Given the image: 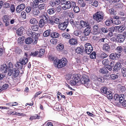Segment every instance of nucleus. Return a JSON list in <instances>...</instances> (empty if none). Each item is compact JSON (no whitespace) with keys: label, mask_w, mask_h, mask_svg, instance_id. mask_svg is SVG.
Listing matches in <instances>:
<instances>
[{"label":"nucleus","mask_w":126,"mask_h":126,"mask_svg":"<svg viewBox=\"0 0 126 126\" xmlns=\"http://www.w3.org/2000/svg\"><path fill=\"white\" fill-rule=\"evenodd\" d=\"M26 13L25 12H22L21 14V17L22 18H26Z\"/></svg>","instance_id":"nucleus-60"},{"label":"nucleus","mask_w":126,"mask_h":126,"mask_svg":"<svg viewBox=\"0 0 126 126\" xmlns=\"http://www.w3.org/2000/svg\"><path fill=\"white\" fill-rule=\"evenodd\" d=\"M8 71L7 75L9 76H11L12 75H13V69H11V68L8 69Z\"/></svg>","instance_id":"nucleus-47"},{"label":"nucleus","mask_w":126,"mask_h":126,"mask_svg":"<svg viewBox=\"0 0 126 126\" xmlns=\"http://www.w3.org/2000/svg\"><path fill=\"white\" fill-rule=\"evenodd\" d=\"M73 10L76 13H78L80 11V9L79 7L78 6H74V7Z\"/></svg>","instance_id":"nucleus-48"},{"label":"nucleus","mask_w":126,"mask_h":126,"mask_svg":"<svg viewBox=\"0 0 126 126\" xmlns=\"http://www.w3.org/2000/svg\"><path fill=\"white\" fill-rule=\"evenodd\" d=\"M73 27L76 30H80L82 29L80 24L79 22L75 21L74 25L73 26Z\"/></svg>","instance_id":"nucleus-16"},{"label":"nucleus","mask_w":126,"mask_h":126,"mask_svg":"<svg viewBox=\"0 0 126 126\" xmlns=\"http://www.w3.org/2000/svg\"><path fill=\"white\" fill-rule=\"evenodd\" d=\"M51 36L53 38H56L59 37V34L57 32H53L51 33Z\"/></svg>","instance_id":"nucleus-33"},{"label":"nucleus","mask_w":126,"mask_h":126,"mask_svg":"<svg viewBox=\"0 0 126 126\" xmlns=\"http://www.w3.org/2000/svg\"><path fill=\"white\" fill-rule=\"evenodd\" d=\"M80 23L82 28H84L86 26L87 27L88 26V25L89 26V24H88L87 23H86V22L83 20H81Z\"/></svg>","instance_id":"nucleus-23"},{"label":"nucleus","mask_w":126,"mask_h":126,"mask_svg":"<svg viewBox=\"0 0 126 126\" xmlns=\"http://www.w3.org/2000/svg\"><path fill=\"white\" fill-rule=\"evenodd\" d=\"M27 35L30 37H32L33 38H37L39 36V33H37L34 32H32L30 29L28 30L27 32Z\"/></svg>","instance_id":"nucleus-7"},{"label":"nucleus","mask_w":126,"mask_h":126,"mask_svg":"<svg viewBox=\"0 0 126 126\" xmlns=\"http://www.w3.org/2000/svg\"><path fill=\"white\" fill-rule=\"evenodd\" d=\"M69 42L71 44L75 45L77 44V41L76 39L72 38L69 40Z\"/></svg>","instance_id":"nucleus-22"},{"label":"nucleus","mask_w":126,"mask_h":126,"mask_svg":"<svg viewBox=\"0 0 126 126\" xmlns=\"http://www.w3.org/2000/svg\"><path fill=\"white\" fill-rule=\"evenodd\" d=\"M115 7L117 8H122L123 6V3H117L115 4Z\"/></svg>","instance_id":"nucleus-49"},{"label":"nucleus","mask_w":126,"mask_h":126,"mask_svg":"<svg viewBox=\"0 0 126 126\" xmlns=\"http://www.w3.org/2000/svg\"><path fill=\"white\" fill-rule=\"evenodd\" d=\"M13 51L15 52L16 54L17 55L20 54L22 52L21 50L18 47H16L14 49Z\"/></svg>","instance_id":"nucleus-28"},{"label":"nucleus","mask_w":126,"mask_h":126,"mask_svg":"<svg viewBox=\"0 0 126 126\" xmlns=\"http://www.w3.org/2000/svg\"><path fill=\"white\" fill-rule=\"evenodd\" d=\"M19 73V71L18 70L14 68L13 69V75L15 77H17Z\"/></svg>","instance_id":"nucleus-29"},{"label":"nucleus","mask_w":126,"mask_h":126,"mask_svg":"<svg viewBox=\"0 0 126 126\" xmlns=\"http://www.w3.org/2000/svg\"><path fill=\"white\" fill-rule=\"evenodd\" d=\"M109 11L111 14L115 15L116 14V12L115 11H114V10L113 9H110L109 10Z\"/></svg>","instance_id":"nucleus-56"},{"label":"nucleus","mask_w":126,"mask_h":126,"mask_svg":"<svg viewBox=\"0 0 126 126\" xmlns=\"http://www.w3.org/2000/svg\"><path fill=\"white\" fill-rule=\"evenodd\" d=\"M112 19V20L107 19L105 22V24L107 26L110 25L111 24L113 23V19Z\"/></svg>","instance_id":"nucleus-36"},{"label":"nucleus","mask_w":126,"mask_h":126,"mask_svg":"<svg viewBox=\"0 0 126 126\" xmlns=\"http://www.w3.org/2000/svg\"><path fill=\"white\" fill-rule=\"evenodd\" d=\"M85 47V52L89 54L93 50V48L91 44L89 43H87L84 45Z\"/></svg>","instance_id":"nucleus-5"},{"label":"nucleus","mask_w":126,"mask_h":126,"mask_svg":"<svg viewBox=\"0 0 126 126\" xmlns=\"http://www.w3.org/2000/svg\"><path fill=\"white\" fill-rule=\"evenodd\" d=\"M108 55L104 52H103L101 54V57L102 59H104Z\"/></svg>","instance_id":"nucleus-61"},{"label":"nucleus","mask_w":126,"mask_h":126,"mask_svg":"<svg viewBox=\"0 0 126 126\" xmlns=\"http://www.w3.org/2000/svg\"><path fill=\"white\" fill-rule=\"evenodd\" d=\"M116 50L119 53H120L122 52V48L121 46H118V47L116 48Z\"/></svg>","instance_id":"nucleus-58"},{"label":"nucleus","mask_w":126,"mask_h":126,"mask_svg":"<svg viewBox=\"0 0 126 126\" xmlns=\"http://www.w3.org/2000/svg\"><path fill=\"white\" fill-rule=\"evenodd\" d=\"M72 76H73L72 75L68 74L66 76L65 78L67 80H69L72 78Z\"/></svg>","instance_id":"nucleus-63"},{"label":"nucleus","mask_w":126,"mask_h":126,"mask_svg":"<svg viewBox=\"0 0 126 126\" xmlns=\"http://www.w3.org/2000/svg\"><path fill=\"white\" fill-rule=\"evenodd\" d=\"M80 78L77 75L73 74L70 81V83L72 85H75L80 82Z\"/></svg>","instance_id":"nucleus-3"},{"label":"nucleus","mask_w":126,"mask_h":126,"mask_svg":"<svg viewBox=\"0 0 126 126\" xmlns=\"http://www.w3.org/2000/svg\"><path fill=\"white\" fill-rule=\"evenodd\" d=\"M25 6V5L24 4H22L17 7L16 11L17 13H19L24 9Z\"/></svg>","instance_id":"nucleus-11"},{"label":"nucleus","mask_w":126,"mask_h":126,"mask_svg":"<svg viewBox=\"0 0 126 126\" xmlns=\"http://www.w3.org/2000/svg\"><path fill=\"white\" fill-rule=\"evenodd\" d=\"M121 73L123 77H126V68L123 67L122 68Z\"/></svg>","instance_id":"nucleus-37"},{"label":"nucleus","mask_w":126,"mask_h":126,"mask_svg":"<svg viewBox=\"0 0 126 126\" xmlns=\"http://www.w3.org/2000/svg\"><path fill=\"white\" fill-rule=\"evenodd\" d=\"M67 61L66 58H62L59 61V64L58 65V68H62L66 65Z\"/></svg>","instance_id":"nucleus-6"},{"label":"nucleus","mask_w":126,"mask_h":126,"mask_svg":"<svg viewBox=\"0 0 126 126\" xmlns=\"http://www.w3.org/2000/svg\"><path fill=\"white\" fill-rule=\"evenodd\" d=\"M8 85L7 84H5L3 85L2 86H0V92L2 91L3 90H5L8 87Z\"/></svg>","instance_id":"nucleus-32"},{"label":"nucleus","mask_w":126,"mask_h":126,"mask_svg":"<svg viewBox=\"0 0 126 126\" xmlns=\"http://www.w3.org/2000/svg\"><path fill=\"white\" fill-rule=\"evenodd\" d=\"M39 1L38 0H35L33 1V6L34 8H36L38 7L39 5Z\"/></svg>","instance_id":"nucleus-41"},{"label":"nucleus","mask_w":126,"mask_h":126,"mask_svg":"<svg viewBox=\"0 0 126 126\" xmlns=\"http://www.w3.org/2000/svg\"><path fill=\"white\" fill-rule=\"evenodd\" d=\"M39 52L37 51H36L33 52H32L30 54L31 56H36L38 54Z\"/></svg>","instance_id":"nucleus-59"},{"label":"nucleus","mask_w":126,"mask_h":126,"mask_svg":"<svg viewBox=\"0 0 126 126\" xmlns=\"http://www.w3.org/2000/svg\"><path fill=\"white\" fill-rule=\"evenodd\" d=\"M91 5L94 7H96L98 6V2L97 1H95L94 2L91 3Z\"/></svg>","instance_id":"nucleus-57"},{"label":"nucleus","mask_w":126,"mask_h":126,"mask_svg":"<svg viewBox=\"0 0 126 126\" xmlns=\"http://www.w3.org/2000/svg\"><path fill=\"white\" fill-rule=\"evenodd\" d=\"M100 73L102 74H107L108 73V71L106 67H103L101 68L100 70Z\"/></svg>","instance_id":"nucleus-26"},{"label":"nucleus","mask_w":126,"mask_h":126,"mask_svg":"<svg viewBox=\"0 0 126 126\" xmlns=\"http://www.w3.org/2000/svg\"><path fill=\"white\" fill-rule=\"evenodd\" d=\"M80 81L82 84H84V85L86 87L89 86V84L90 82V79L89 77L86 75H83L80 79Z\"/></svg>","instance_id":"nucleus-4"},{"label":"nucleus","mask_w":126,"mask_h":126,"mask_svg":"<svg viewBox=\"0 0 126 126\" xmlns=\"http://www.w3.org/2000/svg\"><path fill=\"white\" fill-rule=\"evenodd\" d=\"M31 28L34 31H36L38 30L39 27L38 25H35L32 26Z\"/></svg>","instance_id":"nucleus-46"},{"label":"nucleus","mask_w":126,"mask_h":126,"mask_svg":"<svg viewBox=\"0 0 126 126\" xmlns=\"http://www.w3.org/2000/svg\"><path fill=\"white\" fill-rule=\"evenodd\" d=\"M51 33V30L50 29L47 30L45 31L43 33V36L44 37L49 36Z\"/></svg>","instance_id":"nucleus-24"},{"label":"nucleus","mask_w":126,"mask_h":126,"mask_svg":"<svg viewBox=\"0 0 126 126\" xmlns=\"http://www.w3.org/2000/svg\"><path fill=\"white\" fill-rule=\"evenodd\" d=\"M105 16L104 13L101 11H99L95 13L93 15L94 19L98 22H101Z\"/></svg>","instance_id":"nucleus-1"},{"label":"nucleus","mask_w":126,"mask_h":126,"mask_svg":"<svg viewBox=\"0 0 126 126\" xmlns=\"http://www.w3.org/2000/svg\"><path fill=\"white\" fill-rule=\"evenodd\" d=\"M123 34H119L116 36L117 39L119 42H123L125 40V37Z\"/></svg>","instance_id":"nucleus-15"},{"label":"nucleus","mask_w":126,"mask_h":126,"mask_svg":"<svg viewBox=\"0 0 126 126\" xmlns=\"http://www.w3.org/2000/svg\"><path fill=\"white\" fill-rule=\"evenodd\" d=\"M3 20L4 22L5 23V25L6 26L9 25V24L10 20L8 18V16L5 15L3 17Z\"/></svg>","instance_id":"nucleus-17"},{"label":"nucleus","mask_w":126,"mask_h":126,"mask_svg":"<svg viewBox=\"0 0 126 126\" xmlns=\"http://www.w3.org/2000/svg\"><path fill=\"white\" fill-rule=\"evenodd\" d=\"M97 79L99 81L102 82L104 81V78L101 76H98L97 77Z\"/></svg>","instance_id":"nucleus-50"},{"label":"nucleus","mask_w":126,"mask_h":126,"mask_svg":"<svg viewBox=\"0 0 126 126\" xmlns=\"http://www.w3.org/2000/svg\"><path fill=\"white\" fill-rule=\"evenodd\" d=\"M56 48L58 50L61 51L63 49V45L62 43H60L57 46Z\"/></svg>","instance_id":"nucleus-30"},{"label":"nucleus","mask_w":126,"mask_h":126,"mask_svg":"<svg viewBox=\"0 0 126 126\" xmlns=\"http://www.w3.org/2000/svg\"><path fill=\"white\" fill-rule=\"evenodd\" d=\"M32 42V39L31 37H28L25 40V42L27 44H30Z\"/></svg>","instance_id":"nucleus-35"},{"label":"nucleus","mask_w":126,"mask_h":126,"mask_svg":"<svg viewBox=\"0 0 126 126\" xmlns=\"http://www.w3.org/2000/svg\"><path fill=\"white\" fill-rule=\"evenodd\" d=\"M55 12V10L54 8H51L48 9L47 10V13L49 15L54 14Z\"/></svg>","instance_id":"nucleus-38"},{"label":"nucleus","mask_w":126,"mask_h":126,"mask_svg":"<svg viewBox=\"0 0 126 126\" xmlns=\"http://www.w3.org/2000/svg\"><path fill=\"white\" fill-rule=\"evenodd\" d=\"M111 79L113 80L115 79L118 78V76L115 74H112L110 76Z\"/></svg>","instance_id":"nucleus-52"},{"label":"nucleus","mask_w":126,"mask_h":126,"mask_svg":"<svg viewBox=\"0 0 126 126\" xmlns=\"http://www.w3.org/2000/svg\"><path fill=\"white\" fill-rule=\"evenodd\" d=\"M30 22L32 24H36L38 23V22L35 18H33L30 19Z\"/></svg>","instance_id":"nucleus-40"},{"label":"nucleus","mask_w":126,"mask_h":126,"mask_svg":"<svg viewBox=\"0 0 126 126\" xmlns=\"http://www.w3.org/2000/svg\"><path fill=\"white\" fill-rule=\"evenodd\" d=\"M49 4L52 7L56 6L54 0L51 1L50 2Z\"/></svg>","instance_id":"nucleus-64"},{"label":"nucleus","mask_w":126,"mask_h":126,"mask_svg":"<svg viewBox=\"0 0 126 126\" xmlns=\"http://www.w3.org/2000/svg\"><path fill=\"white\" fill-rule=\"evenodd\" d=\"M88 26L83 32L85 36L89 35L91 32V27L89 25H88Z\"/></svg>","instance_id":"nucleus-13"},{"label":"nucleus","mask_w":126,"mask_h":126,"mask_svg":"<svg viewBox=\"0 0 126 126\" xmlns=\"http://www.w3.org/2000/svg\"><path fill=\"white\" fill-rule=\"evenodd\" d=\"M84 51V50L81 49L80 47H78L76 50V53L78 54H80L81 55L83 54V51Z\"/></svg>","instance_id":"nucleus-34"},{"label":"nucleus","mask_w":126,"mask_h":126,"mask_svg":"<svg viewBox=\"0 0 126 126\" xmlns=\"http://www.w3.org/2000/svg\"><path fill=\"white\" fill-rule=\"evenodd\" d=\"M124 96V95H121V96H119V97L118 100L119 102L120 103H121L123 102L124 100V98H123V97Z\"/></svg>","instance_id":"nucleus-51"},{"label":"nucleus","mask_w":126,"mask_h":126,"mask_svg":"<svg viewBox=\"0 0 126 126\" xmlns=\"http://www.w3.org/2000/svg\"><path fill=\"white\" fill-rule=\"evenodd\" d=\"M25 39L24 37H19L17 40L18 43L19 44H21L23 43V41Z\"/></svg>","instance_id":"nucleus-39"},{"label":"nucleus","mask_w":126,"mask_h":126,"mask_svg":"<svg viewBox=\"0 0 126 126\" xmlns=\"http://www.w3.org/2000/svg\"><path fill=\"white\" fill-rule=\"evenodd\" d=\"M93 28L94 32H96V34L99 33V27L98 25H94L93 27ZM95 34H96V33H95Z\"/></svg>","instance_id":"nucleus-27"},{"label":"nucleus","mask_w":126,"mask_h":126,"mask_svg":"<svg viewBox=\"0 0 126 126\" xmlns=\"http://www.w3.org/2000/svg\"><path fill=\"white\" fill-rule=\"evenodd\" d=\"M43 16V19L40 21L39 23V26L42 28L47 24L48 22V16L46 12H44Z\"/></svg>","instance_id":"nucleus-2"},{"label":"nucleus","mask_w":126,"mask_h":126,"mask_svg":"<svg viewBox=\"0 0 126 126\" xmlns=\"http://www.w3.org/2000/svg\"><path fill=\"white\" fill-rule=\"evenodd\" d=\"M101 91L102 93L106 94L107 91V87H103L101 88Z\"/></svg>","instance_id":"nucleus-42"},{"label":"nucleus","mask_w":126,"mask_h":126,"mask_svg":"<svg viewBox=\"0 0 126 126\" xmlns=\"http://www.w3.org/2000/svg\"><path fill=\"white\" fill-rule=\"evenodd\" d=\"M23 65L20 61L17 62L15 64L16 67L19 69H21L23 67Z\"/></svg>","instance_id":"nucleus-31"},{"label":"nucleus","mask_w":126,"mask_h":126,"mask_svg":"<svg viewBox=\"0 0 126 126\" xmlns=\"http://www.w3.org/2000/svg\"><path fill=\"white\" fill-rule=\"evenodd\" d=\"M121 63L119 62H117L113 68V71H116L119 70H120L121 68Z\"/></svg>","instance_id":"nucleus-18"},{"label":"nucleus","mask_w":126,"mask_h":126,"mask_svg":"<svg viewBox=\"0 0 126 126\" xmlns=\"http://www.w3.org/2000/svg\"><path fill=\"white\" fill-rule=\"evenodd\" d=\"M68 23V22H67L59 23V29L62 30H65L66 28Z\"/></svg>","instance_id":"nucleus-10"},{"label":"nucleus","mask_w":126,"mask_h":126,"mask_svg":"<svg viewBox=\"0 0 126 126\" xmlns=\"http://www.w3.org/2000/svg\"><path fill=\"white\" fill-rule=\"evenodd\" d=\"M96 55L95 52H93L90 55V58L92 59H95L96 58Z\"/></svg>","instance_id":"nucleus-54"},{"label":"nucleus","mask_w":126,"mask_h":126,"mask_svg":"<svg viewBox=\"0 0 126 126\" xmlns=\"http://www.w3.org/2000/svg\"><path fill=\"white\" fill-rule=\"evenodd\" d=\"M45 4L44 3L41 4L39 5L38 8L40 10L44 9L45 7Z\"/></svg>","instance_id":"nucleus-53"},{"label":"nucleus","mask_w":126,"mask_h":126,"mask_svg":"<svg viewBox=\"0 0 126 126\" xmlns=\"http://www.w3.org/2000/svg\"><path fill=\"white\" fill-rule=\"evenodd\" d=\"M102 31L104 33H106L108 32V30L106 28L103 27L101 29Z\"/></svg>","instance_id":"nucleus-62"},{"label":"nucleus","mask_w":126,"mask_h":126,"mask_svg":"<svg viewBox=\"0 0 126 126\" xmlns=\"http://www.w3.org/2000/svg\"><path fill=\"white\" fill-rule=\"evenodd\" d=\"M44 52L45 50L44 49H40L39 53V57H41L44 54Z\"/></svg>","instance_id":"nucleus-43"},{"label":"nucleus","mask_w":126,"mask_h":126,"mask_svg":"<svg viewBox=\"0 0 126 126\" xmlns=\"http://www.w3.org/2000/svg\"><path fill=\"white\" fill-rule=\"evenodd\" d=\"M103 50L106 52H109L110 50V47L109 45L107 43L103 44L102 47Z\"/></svg>","instance_id":"nucleus-12"},{"label":"nucleus","mask_w":126,"mask_h":126,"mask_svg":"<svg viewBox=\"0 0 126 126\" xmlns=\"http://www.w3.org/2000/svg\"><path fill=\"white\" fill-rule=\"evenodd\" d=\"M102 63L103 64L106 65L109 64L110 62L108 59H105L103 60L102 61Z\"/></svg>","instance_id":"nucleus-44"},{"label":"nucleus","mask_w":126,"mask_h":126,"mask_svg":"<svg viewBox=\"0 0 126 126\" xmlns=\"http://www.w3.org/2000/svg\"><path fill=\"white\" fill-rule=\"evenodd\" d=\"M81 33L82 32L80 31H76L74 32V34L76 36L81 35Z\"/></svg>","instance_id":"nucleus-55"},{"label":"nucleus","mask_w":126,"mask_h":126,"mask_svg":"<svg viewBox=\"0 0 126 126\" xmlns=\"http://www.w3.org/2000/svg\"><path fill=\"white\" fill-rule=\"evenodd\" d=\"M64 4L68 9H70L71 7H74L76 5L75 2L72 1L70 2L69 1H66Z\"/></svg>","instance_id":"nucleus-8"},{"label":"nucleus","mask_w":126,"mask_h":126,"mask_svg":"<svg viewBox=\"0 0 126 126\" xmlns=\"http://www.w3.org/2000/svg\"><path fill=\"white\" fill-rule=\"evenodd\" d=\"M125 29V28L123 26H122L120 27L118 26V32H121L123 31Z\"/></svg>","instance_id":"nucleus-45"},{"label":"nucleus","mask_w":126,"mask_h":126,"mask_svg":"<svg viewBox=\"0 0 126 126\" xmlns=\"http://www.w3.org/2000/svg\"><path fill=\"white\" fill-rule=\"evenodd\" d=\"M28 59L26 57H24L20 59L19 61L23 65H25L28 62Z\"/></svg>","instance_id":"nucleus-20"},{"label":"nucleus","mask_w":126,"mask_h":126,"mask_svg":"<svg viewBox=\"0 0 126 126\" xmlns=\"http://www.w3.org/2000/svg\"><path fill=\"white\" fill-rule=\"evenodd\" d=\"M31 13L34 16H37L40 13V11L35 8H34L32 9Z\"/></svg>","instance_id":"nucleus-19"},{"label":"nucleus","mask_w":126,"mask_h":126,"mask_svg":"<svg viewBox=\"0 0 126 126\" xmlns=\"http://www.w3.org/2000/svg\"><path fill=\"white\" fill-rule=\"evenodd\" d=\"M41 117L40 115L37 114H35L33 116H31L29 118V120H33L36 119H40Z\"/></svg>","instance_id":"nucleus-25"},{"label":"nucleus","mask_w":126,"mask_h":126,"mask_svg":"<svg viewBox=\"0 0 126 126\" xmlns=\"http://www.w3.org/2000/svg\"><path fill=\"white\" fill-rule=\"evenodd\" d=\"M8 67L5 64H3L1 65L0 68V71L3 73H5L7 72Z\"/></svg>","instance_id":"nucleus-14"},{"label":"nucleus","mask_w":126,"mask_h":126,"mask_svg":"<svg viewBox=\"0 0 126 126\" xmlns=\"http://www.w3.org/2000/svg\"><path fill=\"white\" fill-rule=\"evenodd\" d=\"M25 30L22 26L20 27L16 31V33L18 36L22 35L25 32Z\"/></svg>","instance_id":"nucleus-9"},{"label":"nucleus","mask_w":126,"mask_h":126,"mask_svg":"<svg viewBox=\"0 0 126 126\" xmlns=\"http://www.w3.org/2000/svg\"><path fill=\"white\" fill-rule=\"evenodd\" d=\"M119 55L116 54L111 53L110 55V58L112 60L116 59L117 57L119 58Z\"/></svg>","instance_id":"nucleus-21"}]
</instances>
